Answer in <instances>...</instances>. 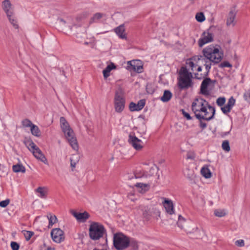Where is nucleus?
<instances>
[{
    "mask_svg": "<svg viewBox=\"0 0 250 250\" xmlns=\"http://www.w3.org/2000/svg\"><path fill=\"white\" fill-rule=\"evenodd\" d=\"M203 55L197 56L194 57L195 60L197 59L200 64H202L206 67V72L205 74L195 73V78L201 80L207 78L208 75L211 62L219 63L222 60L223 54L219 52L218 48L210 45L203 50Z\"/></svg>",
    "mask_w": 250,
    "mask_h": 250,
    "instance_id": "obj_1",
    "label": "nucleus"
},
{
    "mask_svg": "<svg viewBox=\"0 0 250 250\" xmlns=\"http://www.w3.org/2000/svg\"><path fill=\"white\" fill-rule=\"evenodd\" d=\"M61 127L69 144L74 150L78 149V144L75 133L70 128L68 123L63 117L60 118Z\"/></svg>",
    "mask_w": 250,
    "mask_h": 250,
    "instance_id": "obj_2",
    "label": "nucleus"
},
{
    "mask_svg": "<svg viewBox=\"0 0 250 250\" xmlns=\"http://www.w3.org/2000/svg\"><path fill=\"white\" fill-rule=\"evenodd\" d=\"M106 232L104 226L98 222H93L89 228V235L90 239L93 240H98L104 236Z\"/></svg>",
    "mask_w": 250,
    "mask_h": 250,
    "instance_id": "obj_3",
    "label": "nucleus"
},
{
    "mask_svg": "<svg viewBox=\"0 0 250 250\" xmlns=\"http://www.w3.org/2000/svg\"><path fill=\"white\" fill-rule=\"evenodd\" d=\"M124 95V91L121 87L115 91L114 104L115 110L117 113H121L125 108V100Z\"/></svg>",
    "mask_w": 250,
    "mask_h": 250,
    "instance_id": "obj_4",
    "label": "nucleus"
},
{
    "mask_svg": "<svg viewBox=\"0 0 250 250\" xmlns=\"http://www.w3.org/2000/svg\"><path fill=\"white\" fill-rule=\"evenodd\" d=\"M209 106L211 105L206 100L199 97L196 98L192 102L191 108L195 115L196 113H199V112H203L205 115H207L208 112L207 107L208 108Z\"/></svg>",
    "mask_w": 250,
    "mask_h": 250,
    "instance_id": "obj_5",
    "label": "nucleus"
},
{
    "mask_svg": "<svg viewBox=\"0 0 250 250\" xmlns=\"http://www.w3.org/2000/svg\"><path fill=\"white\" fill-rule=\"evenodd\" d=\"M129 237L119 232L114 234L113 245L117 250H124L128 247Z\"/></svg>",
    "mask_w": 250,
    "mask_h": 250,
    "instance_id": "obj_6",
    "label": "nucleus"
},
{
    "mask_svg": "<svg viewBox=\"0 0 250 250\" xmlns=\"http://www.w3.org/2000/svg\"><path fill=\"white\" fill-rule=\"evenodd\" d=\"M215 28L214 26H211L209 29L202 33L201 38L198 41V44L200 47H202L205 44L213 41L212 29Z\"/></svg>",
    "mask_w": 250,
    "mask_h": 250,
    "instance_id": "obj_7",
    "label": "nucleus"
},
{
    "mask_svg": "<svg viewBox=\"0 0 250 250\" xmlns=\"http://www.w3.org/2000/svg\"><path fill=\"white\" fill-rule=\"evenodd\" d=\"M126 68L130 71H133L138 73H142L144 70L142 62L140 60L128 61Z\"/></svg>",
    "mask_w": 250,
    "mask_h": 250,
    "instance_id": "obj_8",
    "label": "nucleus"
},
{
    "mask_svg": "<svg viewBox=\"0 0 250 250\" xmlns=\"http://www.w3.org/2000/svg\"><path fill=\"white\" fill-rule=\"evenodd\" d=\"M208 109L210 110L212 112V115L209 117H208V115H202L200 113H196V115H195L196 118L199 120V126L202 129H205L207 126V124L205 122H203L202 121V120H204L206 121H210L213 118V117L215 115V109L214 107L212 106H209L208 107Z\"/></svg>",
    "mask_w": 250,
    "mask_h": 250,
    "instance_id": "obj_9",
    "label": "nucleus"
},
{
    "mask_svg": "<svg viewBox=\"0 0 250 250\" xmlns=\"http://www.w3.org/2000/svg\"><path fill=\"white\" fill-rule=\"evenodd\" d=\"M128 142L136 150H140L143 147V143L142 140L139 139L133 133L129 134Z\"/></svg>",
    "mask_w": 250,
    "mask_h": 250,
    "instance_id": "obj_10",
    "label": "nucleus"
},
{
    "mask_svg": "<svg viewBox=\"0 0 250 250\" xmlns=\"http://www.w3.org/2000/svg\"><path fill=\"white\" fill-rule=\"evenodd\" d=\"M52 240L56 243H60L64 240L63 231L60 228L53 229L51 232Z\"/></svg>",
    "mask_w": 250,
    "mask_h": 250,
    "instance_id": "obj_11",
    "label": "nucleus"
},
{
    "mask_svg": "<svg viewBox=\"0 0 250 250\" xmlns=\"http://www.w3.org/2000/svg\"><path fill=\"white\" fill-rule=\"evenodd\" d=\"M216 80H212L209 78H206L202 81L200 86V93L205 95H208L209 91L208 87L210 85H214Z\"/></svg>",
    "mask_w": 250,
    "mask_h": 250,
    "instance_id": "obj_12",
    "label": "nucleus"
},
{
    "mask_svg": "<svg viewBox=\"0 0 250 250\" xmlns=\"http://www.w3.org/2000/svg\"><path fill=\"white\" fill-rule=\"evenodd\" d=\"M192 77L180 76L178 85L181 89H188L192 86L191 78Z\"/></svg>",
    "mask_w": 250,
    "mask_h": 250,
    "instance_id": "obj_13",
    "label": "nucleus"
},
{
    "mask_svg": "<svg viewBox=\"0 0 250 250\" xmlns=\"http://www.w3.org/2000/svg\"><path fill=\"white\" fill-rule=\"evenodd\" d=\"M146 104V100L141 99L137 104L131 102L129 105V109L131 111H140L143 108Z\"/></svg>",
    "mask_w": 250,
    "mask_h": 250,
    "instance_id": "obj_14",
    "label": "nucleus"
},
{
    "mask_svg": "<svg viewBox=\"0 0 250 250\" xmlns=\"http://www.w3.org/2000/svg\"><path fill=\"white\" fill-rule=\"evenodd\" d=\"M2 7L7 17H10L12 14H14L12 5L9 0H4L2 2Z\"/></svg>",
    "mask_w": 250,
    "mask_h": 250,
    "instance_id": "obj_15",
    "label": "nucleus"
},
{
    "mask_svg": "<svg viewBox=\"0 0 250 250\" xmlns=\"http://www.w3.org/2000/svg\"><path fill=\"white\" fill-rule=\"evenodd\" d=\"M236 13L234 11L230 10L227 16L226 20V25L227 26H234L236 24L235 21Z\"/></svg>",
    "mask_w": 250,
    "mask_h": 250,
    "instance_id": "obj_16",
    "label": "nucleus"
},
{
    "mask_svg": "<svg viewBox=\"0 0 250 250\" xmlns=\"http://www.w3.org/2000/svg\"><path fill=\"white\" fill-rule=\"evenodd\" d=\"M163 203L166 212L168 214L172 215L174 213L173 204L170 200L164 198V201L163 202Z\"/></svg>",
    "mask_w": 250,
    "mask_h": 250,
    "instance_id": "obj_17",
    "label": "nucleus"
},
{
    "mask_svg": "<svg viewBox=\"0 0 250 250\" xmlns=\"http://www.w3.org/2000/svg\"><path fill=\"white\" fill-rule=\"evenodd\" d=\"M72 214L79 222H85L90 217L89 213L86 211L83 213L73 211Z\"/></svg>",
    "mask_w": 250,
    "mask_h": 250,
    "instance_id": "obj_18",
    "label": "nucleus"
},
{
    "mask_svg": "<svg viewBox=\"0 0 250 250\" xmlns=\"http://www.w3.org/2000/svg\"><path fill=\"white\" fill-rule=\"evenodd\" d=\"M235 100L233 97H231L227 103V104L224 107H221V110L224 114H227L230 111L232 107L234 105Z\"/></svg>",
    "mask_w": 250,
    "mask_h": 250,
    "instance_id": "obj_19",
    "label": "nucleus"
},
{
    "mask_svg": "<svg viewBox=\"0 0 250 250\" xmlns=\"http://www.w3.org/2000/svg\"><path fill=\"white\" fill-rule=\"evenodd\" d=\"M34 156L38 160H40L44 164H46L47 163V160L45 157L44 155L42 153L41 149L37 147L32 152Z\"/></svg>",
    "mask_w": 250,
    "mask_h": 250,
    "instance_id": "obj_20",
    "label": "nucleus"
},
{
    "mask_svg": "<svg viewBox=\"0 0 250 250\" xmlns=\"http://www.w3.org/2000/svg\"><path fill=\"white\" fill-rule=\"evenodd\" d=\"M114 32L122 39H126L127 37L125 33V28L124 24H121L114 29Z\"/></svg>",
    "mask_w": 250,
    "mask_h": 250,
    "instance_id": "obj_21",
    "label": "nucleus"
},
{
    "mask_svg": "<svg viewBox=\"0 0 250 250\" xmlns=\"http://www.w3.org/2000/svg\"><path fill=\"white\" fill-rule=\"evenodd\" d=\"M184 175L187 178L191 181V183H195L196 176L193 170L190 169L188 168H186L184 171Z\"/></svg>",
    "mask_w": 250,
    "mask_h": 250,
    "instance_id": "obj_22",
    "label": "nucleus"
},
{
    "mask_svg": "<svg viewBox=\"0 0 250 250\" xmlns=\"http://www.w3.org/2000/svg\"><path fill=\"white\" fill-rule=\"evenodd\" d=\"M116 68V66L113 62L108 65L103 70V73L104 78L106 79L110 75V72L113 69Z\"/></svg>",
    "mask_w": 250,
    "mask_h": 250,
    "instance_id": "obj_23",
    "label": "nucleus"
},
{
    "mask_svg": "<svg viewBox=\"0 0 250 250\" xmlns=\"http://www.w3.org/2000/svg\"><path fill=\"white\" fill-rule=\"evenodd\" d=\"M12 169L13 171L16 173H25L26 170L25 167L20 163L13 165L12 167Z\"/></svg>",
    "mask_w": 250,
    "mask_h": 250,
    "instance_id": "obj_24",
    "label": "nucleus"
},
{
    "mask_svg": "<svg viewBox=\"0 0 250 250\" xmlns=\"http://www.w3.org/2000/svg\"><path fill=\"white\" fill-rule=\"evenodd\" d=\"M172 95V93L169 90H165L163 95L161 97V100L163 102H167L170 100Z\"/></svg>",
    "mask_w": 250,
    "mask_h": 250,
    "instance_id": "obj_25",
    "label": "nucleus"
},
{
    "mask_svg": "<svg viewBox=\"0 0 250 250\" xmlns=\"http://www.w3.org/2000/svg\"><path fill=\"white\" fill-rule=\"evenodd\" d=\"M47 188L45 187H40L36 189V191L40 194V197L42 198H45L47 194Z\"/></svg>",
    "mask_w": 250,
    "mask_h": 250,
    "instance_id": "obj_26",
    "label": "nucleus"
},
{
    "mask_svg": "<svg viewBox=\"0 0 250 250\" xmlns=\"http://www.w3.org/2000/svg\"><path fill=\"white\" fill-rule=\"evenodd\" d=\"M128 247L131 248V250H138L139 249L138 242L134 238L129 237Z\"/></svg>",
    "mask_w": 250,
    "mask_h": 250,
    "instance_id": "obj_27",
    "label": "nucleus"
},
{
    "mask_svg": "<svg viewBox=\"0 0 250 250\" xmlns=\"http://www.w3.org/2000/svg\"><path fill=\"white\" fill-rule=\"evenodd\" d=\"M25 145L27 147L28 149L32 152L35 150L38 146L35 144V143L31 140H27L24 141Z\"/></svg>",
    "mask_w": 250,
    "mask_h": 250,
    "instance_id": "obj_28",
    "label": "nucleus"
},
{
    "mask_svg": "<svg viewBox=\"0 0 250 250\" xmlns=\"http://www.w3.org/2000/svg\"><path fill=\"white\" fill-rule=\"evenodd\" d=\"M178 221L177 224L178 226L181 229H184V227L186 225V220L181 215H178Z\"/></svg>",
    "mask_w": 250,
    "mask_h": 250,
    "instance_id": "obj_29",
    "label": "nucleus"
},
{
    "mask_svg": "<svg viewBox=\"0 0 250 250\" xmlns=\"http://www.w3.org/2000/svg\"><path fill=\"white\" fill-rule=\"evenodd\" d=\"M201 173L206 178H209L211 176V173L209 168L207 167H203L201 170Z\"/></svg>",
    "mask_w": 250,
    "mask_h": 250,
    "instance_id": "obj_30",
    "label": "nucleus"
},
{
    "mask_svg": "<svg viewBox=\"0 0 250 250\" xmlns=\"http://www.w3.org/2000/svg\"><path fill=\"white\" fill-rule=\"evenodd\" d=\"M31 133L33 135L36 136V137H39L41 136V131L39 129V128L38 126L33 125L30 129Z\"/></svg>",
    "mask_w": 250,
    "mask_h": 250,
    "instance_id": "obj_31",
    "label": "nucleus"
},
{
    "mask_svg": "<svg viewBox=\"0 0 250 250\" xmlns=\"http://www.w3.org/2000/svg\"><path fill=\"white\" fill-rule=\"evenodd\" d=\"M180 76L192 77L191 72H188L186 67H182L179 72Z\"/></svg>",
    "mask_w": 250,
    "mask_h": 250,
    "instance_id": "obj_32",
    "label": "nucleus"
},
{
    "mask_svg": "<svg viewBox=\"0 0 250 250\" xmlns=\"http://www.w3.org/2000/svg\"><path fill=\"white\" fill-rule=\"evenodd\" d=\"M70 166L73 168L76 167V164L78 163L79 159L77 155H74L70 158Z\"/></svg>",
    "mask_w": 250,
    "mask_h": 250,
    "instance_id": "obj_33",
    "label": "nucleus"
},
{
    "mask_svg": "<svg viewBox=\"0 0 250 250\" xmlns=\"http://www.w3.org/2000/svg\"><path fill=\"white\" fill-rule=\"evenodd\" d=\"M7 18H8L9 21L10 22V23L14 26V27L15 29H18L19 26H18V24H17V21L16 19H15L14 18V14H12L10 16V17H7Z\"/></svg>",
    "mask_w": 250,
    "mask_h": 250,
    "instance_id": "obj_34",
    "label": "nucleus"
},
{
    "mask_svg": "<svg viewBox=\"0 0 250 250\" xmlns=\"http://www.w3.org/2000/svg\"><path fill=\"white\" fill-rule=\"evenodd\" d=\"M47 217L49 220V227L52 226L56 223L57 218L55 215H52L51 214H47Z\"/></svg>",
    "mask_w": 250,
    "mask_h": 250,
    "instance_id": "obj_35",
    "label": "nucleus"
},
{
    "mask_svg": "<svg viewBox=\"0 0 250 250\" xmlns=\"http://www.w3.org/2000/svg\"><path fill=\"white\" fill-rule=\"evenodd\" d=\"M135 186L138 188H141L144 191L148 190L149 188V185L142 183H137L135 185Z\"/></svg>",
    "mask_w": 250,
    "mask_h": 250,
    "instance_id": "obj_36",
    "label": "nucleus"
},
{
    "mask_svg": "<svg viewBox=\"0 0 250 250\" xmlns=\"http://www.w3.org/2000/svg\"><path fill=\"white\" fill-rule=\"evenodd\" d=\"M104 16V14L101 13H97L95 14L90 19V22H96L99 20L101 19Z\"/></svg>",
    "mask_w": 250,
    "mask_h": 250,
    "instance_id": "obj_37",
    "label": "nucleus"
},
{
    "mask_svg": "<svg viewBox=\"0 0 250 250\" xmlns=\"http://www.w3.org/2000/svg\"><path fill=\"white\" fill-rule=\"evenodd\" d=\"M195 18L197 21L200 22H202L205 20V15L202 12L197 13L196 15Z\"/></svg>",
    "mask_w": 250,
    "mask_h": 250,
    "instance_id": "obj_38",
    "label": "nucleus"
},
{
    "mask_svg": "<svg viewBox=\"0 0 250 250\" xmlns=\"http://www.w3.org/2000/svg\"><path fill=\"white\" fill-rule=\"evenodd\" d=\"M22 232L26 241H29L34 234L33 231L28 230H23Z\"/></svg>",
    "mask_w": 250,
    "mask_h": 250,
    "instance_id": "obj_39",
    "label": "nucleus"
},
{
    "mask_svg": "<svg viewBox=\"0 0 250 250\" xmlns=\"http://www.w3.org/2000/svg\"><path fill=\"white\" fill-rule=\"evenodd\" d=\"M222 147L224 150L229 152L230 150L229 141L228 140L224 141L222 144Z\"/></svg>",
    "mask_w": 250,
    "mask_h": 250,
    "instance_id": "obj_40",
    "label": "nucleus"
},
{
    "mask_svg": "<svg viewBox=\"0 0 250 250\" xmlns=\"http://www.w3.org/2000/svg\"><path fill=\"white\" fill-rule=\"evenodd\" d=\"M214 214L216 216L219 217H223L226 214L224 210L223 209H215L214 211Z\"/></svg>",
    "mask_w": 250,
    "mask_h": 250,
    "instance_id": "obj_41",
    "label": "nucleus"
},
{
    "mask_svg": "<svg viewBox=\"0 0 250 250\" xmlns=\"http://www.w3.org/2000/svg\"><path fill=\"white\" fill-rule=\"evenodd\" d=\"M21 123H22V126L24 127H31V126L34 125L31 122V121H30L29 120H28L27 119H24L23 120H22Z\"/></svg>",
    "mask_w": 250,
    "mask_h": 250,
    "instance_id": "obj_42",
    "label": "nucleus"
},
{
    "mask_svg": "<svg viewBox=\"0 0 250 250\" xmlns=\"http://www.w3.org/2000/svg\"><path fill=\"white\" fill-rule=\"evenodd\" d=\"M225 102L226 98L225 97H219L216 100V104L219 106L224 105Z\"/></svg>",
    "mask_w": 250,
    "mask_h": 250,
    "instance_id": "obj_43",
    "label": "nucleus"
},
{
    "mask_svg": "<svg viewBox=\"0 0 250 250\" xmlns=\"http://www.w3.org/2000/svg\"><path fill=\"white\" fill-rule=\"evenodd\" d=\"M186 63L191 68V70L193 72L195 71L193 68L196 67L197 65L191 60H188L187 61Z\"/></svg>",
    "mask_w": 250,
    "mask_h": 250,
    "instance_id": "obj_44",
    "label": "nucleus"
},
{
    "mask_svg": "<svg viewBox=\"0 0 250 250\" xmlns=\"http://www.w3.org/2000/svg\"><path fill=\"white\" fill-rule=\"evenodd\" d=\"M10 246L12 250H19L20 248L19 244L16 242L12 241L11 242Z\"/></svg>",
    "mask_w": 250,
    "mask_h": 250,
    "instance_id": "obj_45",
    "label": "nucleus"
},
{
    "mask_svg": "<svg viewBox=\"0 0 250 250\" xmlns=\"http://www.w3.org/2000/svg\"><path fill=\"white\" fill-rule=\"evenodd\" d=\"M142 210L143 216L146 218H148L150 216V214L148 210V208L144 207V208Z\"/></svg>",
    "mask_w": 250,
    "mask_h": 250,
    "instance_id": "obj_46",
    "label": "nucleus"
},
{
    "mask_svg": "<svg viewBox=\"0 0 250 250\" xmlns=\"http://www.w3.org/2000/svg\"><path fill=\"white\" fill-rule=\"evenodd\" d=\"M219 66L220 67H221V68L226 67H231L232 66V65L229 62H228L227 61H225V62H221L219 64Z\"/></svg>",
    "mask_w": 250,
    "mask_h": 250,
    "instance_id": "obj_47",
    "label": "nucleus"
},
{
    "mask_svg": "<svg viewBox=\"0 0 250 250\" xmlns=\"http://www.w3.org/2000/svg\"><path fill=\"white\" fill-rule=\"evenodd\" d=\"M10 200L6 199L5 200L0 202V207L2 208H5L9 204Z\"/></svg>",
    "mask_w": 250,
    "mask_h": 250,
    "instance_id": "obj_48",
    "label": "nucleus"
},
{
    "mask_svg": "<svg viewBox=\"0 0 250 250\" xmlns=\"http://www.w3.org/2000/svg\"><path fill=\"white\" fill-rule=\"evenodd\" d=\"M235 244L236 246L240 247H244L245 245L244 241L242 239L238 240L235 241Z\"/></svg>",
    "mask_w": 250,
    "mask_h": 250,
    "instance_id": "obj_49",
    "label": "nucleus"
},
{
    "mask_svg": "<svg viewBox=\"0 0 250 250\" xmlns=\"http://www.w3.org/2000/svg\"><path fill=\"white\" fill-rule=\"evenodd\" d=\"M182 112V114L185 118H186L188 120H190L192 119V117L190 116L189 114L186 112L184 109L181 110Z\"/></svg>",
    "mask_w": 250,
    "mask_h": 250,
    "instance_id": "obj_50",
    "label": "nucleus"
},
{
    "mask_svg": "<svg viewBox=\"0 0 250 250\" xmlns=\"http://www.w3.org/2000/svg\"><path fill=\"white\" fill-rule=\"evenodd\" d=\"M187 158L188 159H191V160H192V159H194V156L193 155H191V154L188 153L187 154Z\"/></svg>",
    "mask_w": 250,
    "mask_h": 250,
    "instance_id": "obj_51",
    "label": "nucleus"
},
{
    "mask_svg": "<svg viewBox=\"0 0 250 250\" xmlns=\"http://www.w3.org/2000/svg\"><path fill=\"white\" fill-rule=\"evenodd\" d=\"M198 72H200L202 71V67L201 66H199L196 70Z\"/></svg>",
    "mask_w": 250,
    "mask_h": 250,
    "instance_id": "obj_52",
    "label": "nucleus"
},
{
    "mask_svg": "<svg viewBox=\"0 0 250 250\" xmlns=\"http://www.w3.org/2000/svg\"><path fill=\"white\" fill-rule=\"evenodd\" d=\"M46 250H55L54 249L51 248V247H48L47 248Z\"/></svg>",
    "mask_w": 250,
    "mask_h": 250,
    "instance_id": "obj_53",
    "label": "nucleus"
},
{
    "mask_svg": "<svg viewBox=\"0 0 250 250\" xmlns=\"http://www.w3.org/2000/svg\"><path fill=\"white\" fill-rule=\"evenodd\" d=\"M62 74L64 76L66 77V76H65V72H64L63 70H62Z\"/></svg>",
    "mask_w": 250,
    "mask_h": 250,
    "instance_id": "obj_54",
    "label": "nucleus"
},
{
    "mask_svg": "<svg viewBox=\"0 0 250 250\" xmlns=\"http://www.w3.org/2000/svg\"><path fill=\"white\" fill-rule=\"evenodd\" d=\"M248 94L249 95V97L250 98V90H249L248 92Z\"/></svg>",
    "mask_w": 250,
    "mask_h": 250,
    "instance_id": "obj_55",
    "label": "nucleus"
},
{
    "mask_svg": "<svg viewBox=\"0 0 250 250\" xmlns=\"http://www.w3.org/2000/svg\"><path fill=\"white\" fill-rule=\"evenodd\" d=\"M61 21L62 22H63V23H65V21L63 20H62V19H61Z\"/></svg>",
    "mask_w": 250,
    "mask_h": 250,
    "instance_id": "obj_56",
    "label": "nucleus"
},
{
    "mask_svg": "<svg viewBox=\"0 0 250 250\" xmlns=\"http://www.w3.org/2000/svg\"><path fill=\"white\" fill-rule=\"evenodd\" d=\"M229 132H225V134H224V135H227L229 133Z\"/></svg>",
    "mask_w": 250,
    "mask_h": 250,
    "instance_id": "obj_57",
    "label": "nucleus"
},
{
    "mask_svg": "<svg viewBox=\"0 0 250 250\" xmlns=\"http://www.w3.org/2000/svg\"><path fill=\"white\" fill-rule=\"evenodd\" d=\"M195 68H196V67L193 68V69H194V70H195V71L197 70V69H195Z\"/></svg>",
    "mask_w": 250,
    "mask_h": 250,
    "instance_id": "obj_58",
    "label": "nucleus"
},
{
    "mask_svg": "<svg viewBox=\"0 0 250 250\" xmlns=\"http://www.w3.org/2000/svg\"><path fill=\"white\" fill-rule=\"evenodd\" d=\"M159 216H160V212H159Z\"/></svg>",
    "mask_w": 250,
    "mask_h": 250,
    "instance_id": "obj_59",
    "label": "nucleus"
}]
</instances>
